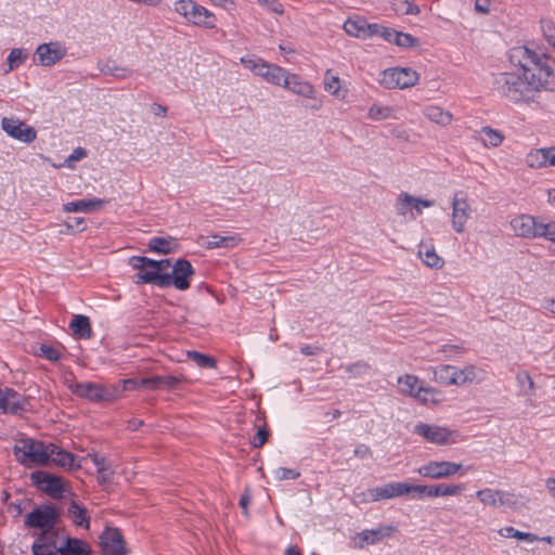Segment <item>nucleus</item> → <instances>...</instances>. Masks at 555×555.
<instances>
[{
  "instance_id": "a211bd4d",
  "label": "nucleus",
  "mask_w": 555,
  "mask_h": 555,
  "mask_svg": "<svg viewBox=\"0 0 555 555\" xmlns=\"http://www.w3.org/2000/svg\"><path fill=\"white\" fill-rule=\"evenodd\" d=\"M101 547L103 555H126L122 535L116 528L104 530L101 534Z\"/></svg>"
},
{
  "instance_id": "412c9836",
  "label": "nucleus",
  "mask_w": 555,
  "mask_h": 555,
  "mask_svg": "<svg viewBox=\"0 0 555 555\" xmlns=\"http://www.w3.org/2000/svg\"><path fill=\"white\" fill-rule=\"evenodd\" d=\"M282 87L302 98H313L317 94V90L309 81L289 72H287Z\"/></svg>"
},
{
  "instance_id": "39448f33",
  "label": "nucleus",
  "mask_w": 555,
  "mask_h": 555,
  "mask_svg": "<svg viewBox=\"0 0 555 555\" xmlns=\"http://www.w3.org/2000/svg\"><path fill=\"white\" fill-rule=\"evenodd\" d=\"M50 443L35 439H21L14 446L16 459L24 465H48Z\"/></svg>"
},
{
  "instance_id": "de8ad7c7",
  "label": "nucleus",
  "mask_w": 555,
  "mask_h": 555,
  "mask_svg": "<svg viewBox=\"0 0 555 555\" xmlns=\"http://www.w3.org/2000/svg\"><path fill=\"white\" fill-rule=\"evenodd\" d=\"M499 533L504 538H516L518 540H526L529 542H533L535 540V537L532 533L519 531L511 526L500 529Z\"/></svg>"
},
{
  "instance_id": "f257e3e1",
  "label": "nucleus",
  "mask_w": 555,
  "mask_h": 555,
  "mask_svg": "<svg viewBox=\"0 0 555 555\" xmlns=\"http://www.w3.org/2000/svg\"><path fill=\"white\" fill-rule=\"evenodd\" d=\"M521 67L524 76L515 73H500L494 78V89L514 103L534 100L541 88L548 85L553 72L539 53L525 49Z\"/></svg>"
},
{
  "instance_id": "423d86ee",
  "label": "nucleus",
  "mask_w": 555,
  "mask_h": 555,
  "mask_svg": "<svg viewBox=\"0 0 555 555\" xmlns=\"http://www.w3.org/2000/svg\"><path fill=\"white\" fill-rule=\"evenodd\" d=\"M433 379L441 385L462 386L476 379V367L466 365L460 369L454 365L443 364L433 370Z\"/></svg>"
},
{
  "instance_id": "aec40b11",
  "label": "nucleus",
  "mask_w": 555,
  "mask_h": 555,
  "mask_svg": "<svg viewBox=\"0 0 555 555\" xmlns=\"http://www.w3.org/2000/svg\"><path fill=\"white\" fill-rule=\"evenodd\" d=\"M396 532V527L391 525H380L374 529H366L357 533L356 539L358 547L363 548L365 545H373L386 538H390Z\"/></svg>"
},
{
  "instance_id": "ddd939ff",
  "label": "nucleus",
  "mask_w": 555,
  "mask_h": 555,
  "mask_svg": "<svg viewBox=\"0 0 555 555\" xmlns=\"http://www.w3.org/2000/svg\"><path fill=\"white\" fill-rule=\"evenodd\" d=\"M30 478L38 489L54 499L62 498L63 492L65 491L63 479L47 472H34L31 473Z\"/></svg>"
},
{
  "instance_id": "5701e85b",
  "label": "nucleus",
  "mask_w": 555,
  "mask_h": 555,
  "mask_svg": "<svg viewBox=\"0 0 555 555\" xmlns=\"http://www.w3.org/2000/svg\"><path fill=\"white\" fill-rule=\"evenodd\" d=\"M373 26L374 24H369L365 18L354 16L345 22L344 29L352 37L365 39L374 36Z\"/></svg>"
},
{
  "instance_id": "09e8293b",
  "label": "nucleus",
  "mask_w": 555,
  "mask_h": 555,
  "mask_svg": "<svg viewBox=\"0 0 555 555\" xmlns=\"http://www.w3.org/2000/svg\"><path fill=\"white\" fill-rule=\"evenodd\" d=\"M37 356L42 357L51 362H56L60 360L61 353L57 348L41 344L39 346V350L36 352Z\"/></svg>"
},
{
  "instance_id": "c9c22d12",
  "label": "nucleus",
  "mask_w": 555,
  "mask_h": 555,
  "mask_svg": "<svg viewBox=\"0 0 555 555\" xmlns=\"http://www.w3.org/2000/svg\"><path fill=\"white\" fill-rule=\"evenodd\" d=\"M176 242L173 238L169 237H160L155 236L152 237L147 247L151 251L167 255L170 254L175 248Z\"/></svg>"
},
{
  "instance_id": "6e6d98bb",
  "label": "nucleus",
  "mask_w": 555,
  "mask_h": 555,
  "mask_svg": "<svg viewBox=\"0 0 555 555\" xmlns=\"http://www.w3.org/2000/svg\"><path fill=\"white\" fill-rule=\"evenodd\" d=\"M274 476L278 480L297 479L300 473L286 467H278L274 470Z\"/></svg>"
},
{
  "instance_id": "1a4fd4ad",
  "label": "nucleus",
  "mask_w": 555,
  "mask_h": 555,
  "mask_svg": "<svg viewBox=\"0 0 555 555\" xmlns=\"http://www.w3.org/2000/svg\"><path fill=\"white\" fill-rule=\"evenodd\" d=\"M420 75L409 67H395L385 69L382 74L380 83L388 89H405L417 83Z\"/></svg>"
},
{
  "instance_id": "9b49d317",
  "label": "nucleus",
  "mask_w": 555,
  "mask_h": 555,
  "mask_svg": "<svg viewBox=\"0 0 555 555\" xmlns=\"http://www.w3.org/2000/svg\"><path fill=\"white\" fill-rule=\"evenodd\" d=\"M195 274L191 262L186 259H178L172 266L170 274H164L167 283L164 288L175 286L179 291H186L190 287V279Z\"/></svg>"
},
{
  "instance_id": "13d9d810",
  "label": "nucleus",
  "mask_w": 555,
  "mask_h": 555,
  "mask_svg": "<svg viewBox=\"0 0 555 555\" xmlns=\"http://www.w3.org/2000/svg\"><path fill=\"white\" fill-rule=\"evenodd\" d=\"M415 42L416 38H414L412 35L398 31L395 44L401 48H411L415 44Z\"/></svg>"
},
{
  "instance_id": "49530a36",
  "label": "nucleus",
  "mask_w": 555,
  "mask_h": 555,
  "mask_svg": "<svg viewBox=\"0 0 555 555\" xmlns=\"http://www.w3.org/2000/svg\"><path fill=\"white\" fill-rule=\"evenodd\" d=\"M516 379L520 387L524 389L525 396L531 397L534 395L535 385L527 371L519 372L516 376Z\"/></svg>"
},
{
  "instance_id": "7ed1b4c3",
  "label": "nucleus",
  "mask_w": 555,
  "mask_h": 555,
  "mask_svg": "<svg viewBox=\"0 0 555 555\" xmlns=\"http://www.w3.org/2000/svg\"><path fill=\"white\" fill-rule=\"evenodd\" d=\"M400 393L414 398L422 404H439L442 402V393L439 389L424 386L415 375L404 374L398 377Z\"/></svg>"
},
{
  "instance_id": "cd10ccee",
  "label": "nucleus",
  "mask_w": 555,
  "mask_h": 555,
  "mask_svg": "<svg viewBox=\"0 0 555 555\" xmlns=\"http://www.w3.org/2000/svg\"><path fill=\"white\" fill-rule=\"evenodd\" d=\"M180 383V379L172 375H155L140 379L142 387L152 390L172 389Z\"/></svg>"
},
{
  "instance_id": "a878e982",
  "label": "nucleus",
  "mask_w": 555,
  "mask_h": 555,
  "mask_svg": "<svg viewBox=\"0 0 555 555\" xmlns=\"http://www.w3.org/2000/svg\"><path fill=\"white\" fill-rule=\"evenodd\" d=\"M526 162L534 168L555 166V147L531 151L527 155Z\"/></svg>"
},
{
  "instance_id": "7c9ffc66",
  "label": "nucleus",
  "mask_w": 555,
  "mask_h": 555,
  "mask_svg": "<svg viewBox=\"0 0 555 555\" xmlns=\"http://www.w3.org/2000/svg\"><path fill=\"white\" fill-rule=\"evenodd\" d=\"M139 272L134 275V283L140 284H155L164 288V283H167V278L164 274L156 273L154 268L137 269Z\"/></svg>"
},
{
  "instance_id": "b1692460",
  "label": "nucleus",
  "mask_w": 555,
  "mask_h": 555,
  "mask_svg": "<svg viewBox=\"0 0 555 555\" xmlns=\"http://www.w3.org/2000/svg\"><path fill=\"white\" fill-rule=\"evenodd\" d=\"M431 206H434V201L421 199L409 193H401L396 204L397 211L400 216H405L410 208H414L417 214H421L422 208Z\"/></svg>"
},
{
  "instance_id": "680f3d73",
  "label": "nucleus",
  "mask_w": 555,
  "mask_h": 555,
  "mask_svg": "<svg viewBox=\"0 0 555 555\" xmlns=\"http://www.w3.org/2000/svg\"><path fill=\"white\" fill-rule=\"evenodd\" d=\"M66 228L72 231L73 230L83 231L86 229V220L81 217L70 218L66 222Z\"/></svg>"
},
{
  "instance_id": "2eb2a0df",
  "label": "nucleus",
  "mask_w": 555,
  "mask_h": 555,
  "mask_svg": "<svg viewBox=\"0 0 555 555\" xmlns=\"http://www.w3.org/2000/svg\"><path fill=\"white\" fill-rule=\"evenodd\" d=\"M452 228L456 233H463L465 225L472 215V208L465 197H460L455 194L452 198Z\"/></svg>"
},
{
  "instance_id": "e2e57ef3",
  "label": "nucleus",
  "mask_w": 555,
  "mask_h": 555,
  "mask_svg": "<svg viewBox=\"0 0 555 555\" xmlns=\"http://www.w3.org/2000/svg\"><path fill=\"white\" fill-rule=\"evenodd\" d=\"M542 237L547 238L552 242H555V221L550 223H544V230Z\"/></svg>"
},
{
  "instance_id": "774afa93",
  "label": "nucleus",
  "mask_w": 555,
  "mask_h": 555,
  "mask_svg": "<svg viewBox=\"0 0 555 555\" xmlns=\"http://www.w3.org/2000/svg\"><path fill=\"white\" fill-rule=\"evenodd\" d=\"M91 460L93 462V464L95 465L96 467V472L100 473V472H104L106 470L107 468H109L106 464V461L104 457H100L98 455H92L91 456Z\"/></svg>"
},
{
  "instance_id": "c03bdc74",
  "label": "nucleus",
  "mask_w": 555,
  "mask_h": 555,
  "mask_svg": "<svg viewBox=\"0 0 555 555\" xmlns=\"http://www.w3.org/2000/svg\"><path fill=\"white\" fill-rule=\"evenodd\" d=\"M27 59V53L25 50L20 48H14L8 55L7 62L9 65V69L7 72H11L17 67H20Z\"/></svg>"
},
{
  "instance_id": "a19ab883",
  "label": "nucleus",
  "mask_w": 555,
  "mask_h": 555,
  "mask_svg": "<svg viewBox=\"0 0 555 555\" xmlns=\"http://www.w3.org/2000/svg\"><path fill=\"white\" fill-rule=\"evenodd\" d=\"M186 358L196 363L197 366L203 369H215L217 365V361L214 357L203 354L198 351H188Z\"/></svg>"
},
{
  "instance_id": "f03ea898",
  "label": "nucleus",
  "mask_w": 555,
  "mask_h": 555,
  "mask_svg": "<svg viewBox=\"0 0 555 555\" xmlns=\"http://www.w3.org/2000/svg\"><path fill=\"white\" fill-rule=\"evenodd\" d=\"M61 515V508L51 503L36 505L25 514V528L39 530L33 544V555L43 554V548L63 531Z\"/></svg>"
},
{
  "instance_id": "9d476101",
  "label": "nucleus",
  "mask_w": 555,
  "mask_h": 555,
  "mask_svg": "<svg viewBox=\"0 0 555 555\" xmlns=\"http://www.w3.org/2000/svg\"><path fill=\"white\" fill-rule=\"evenodd\" d=\"M463 465L460 463L449 461H429L428 463L420 466L416 472L422 477L430 479H444L456 475Z\"/></svg>"
},
{
  "instance_id": "72a5a7b5",
  "label": "nucleus",
  "mask_w": 555,
  "mask_h": 555,
  "mask_svg": "<svg viewBox=\"0 0 555 555\" xmlns=\"http://www.w3.org/2000/svg\"><path fill=\"white\" fill-rule=\"evenodd\" d=\"M241 242V238L237 235H219L215 234L211 235L208 241L206 242V248L214 249V248H232L238 245Z\"/></svg>"
},
{
  "instance_id": "052dcab7",
  "label": "nucleus",
  "mask_w": 555,
  "mask_h": 555,
  "mask_svg": "<svg viewBox=\"0 0 555 555\" xmlns=\"http://www.w3.org/2000/svg\"><path fill=\"white\" fill-rule=\"evenodd\" d=\"M499 496H500V506L505 505V506L514 507L518 502L516 494L507 492V491L500 490Z\"/></svg>"
},
{
  "instance_id": "8fccbe9b",
  "label": "nucleus",
  "mask_w": 555,
  "mask_h": 555,
  "mask_svg": "<svg viewBox=\"0 0 555 555\" xmlns=\"http://www.w3.org/2000/svg\"><path fill=\"white\" fill-rule=\"evenodd\" d=\"M370 370V364L364 361H358L346 366V372L349 373L352 377H361L366 375Z\"/></svg>"
},
{
  "instance_id": "6ab92c4d",
  "label": "nucleus",
  "mask_w": 555,
  "mask_h": 555,
  "mask_svg": "<svg viewBox=\"0 0 555 555\" xmlns=\"http://www.w3.org/2000/svg\"><path fill=\"white\" fill-rule=\"evenodd\" d=\"M414 433L424 437L427 441L436 444H446L450 441L453 433L446 427L418 423Z\"/></svg>"
},
{
  "instance_id": "20e7f679",
  "label": "nucleus",
  "mask_w": 555,
  "mask_h": 555,
  "mask_svg": "<svg viewBox=\"0 0 555 555\" xmlns=\"http://www.w3.org/2000/svg\"><path fill=\"white\" fill-rule=\"evenodd\" d=\"M172 10L197 27L212 29L217 26L216 15L193 0H177Z\"/></svg>"
},
{
  "instance_id": "e433bc0d",
  "label": "nucleus",
  "mask_w": 555,
  "mask_h": 555,
  "mask_svg": "<svg viewBox=\"0 0 555 555\" xmlns=\"http://www.w3.org/2000/svg\"><path fill=\"white\" fill-rule=\"evenodd\" d=\"M98 67L104 75H112L116 78L125 79L130 75V70L125 67L118 66L114 61L107 60L99 62Z\"/></svg>"
},
{
  "instance_id": "bf43d9fd",
  "label": "nucleus",
  "mask_w": 555,
  "mask_h": 555,
  "mask_svg": "<svg viewBox=\"0 0 555 555\" xmlns=\"http://www.w3.org/2000/svg\"><path fill=\"white\" fill-rule=\"evenodd\" d=\"M259 3L268 11L275 14H283V5L279 0H259Z\"/></svg>"
},
{
  "instance_id": "2f4dec72",
  "label": "nucleus",
  "mask_w": 555,
  "mask_h": 555,
  "mask_svg": "<svg viewBox=\"0 0 555 555\" xmlns=\"http://www.w3.org/2000/svg\"><path fill=\"white\" fill-rule=\"evenodd\" d=\"M67 515L72 521L79 527L88 529L90 526V518L87 515V509L75 501H72L68 508Z\"/></svg>"
},
{
  "instance_id": "69168bd1",
  "label": "nucleus",
  "mask_w": 555,
  "mask_h": 555,
  "mask_svg": "<svg viewBox=\"0 0 555 555\" xmlns=\"http://www.w3.org/2000/svg\"><path fill=\"white\" fill-rule=\"evenodd\" d=\"M250 501H251L250 494H249L248 490L246 489L240 499V506L242 507L243 513L245 515L248 514V505H249Z\"/></svg>"
},
{
  "instance_id": "864d4df0",
  "label": "nucleus",
  "mask_w": 555,
  "mask_h": 555,
  "mask_svg": "<svg viewBox=\"0 0 555 555\" xmlns=\"http://www.w3.org/2000/svg\"><path fill=\"white\" fill-rule=\"evenodd\" d=\"M541 29L550 46L555 47V24L552 20H541Z\"/></svg>"
},
{
  "instance_id": "393cba45",
  "label": "nucleus",
  "mask_w": 555,
  "mask_h": 555,
  "mask_svg": "<svg viewBox=\"0 0 555 555\" xmlns=\"http://www.w3.org/2000/svg\"><path fill=\"white\" fill-rule=\"evenodd\" d=\"M128 263L133 269H144L145 267L154 268L158 274H168L165 271L171 267L169 259L154 260L144 256H132L129 258Z\"/></svg>"
},
{
  "instance_id": "37998d69",
  "label": "nucleus",
  "mask_w": 555,
  "mask_h": 555,
  "mask_svg": "<svg viewBox=\"0 0 555 555\" xmlns=\"http://www.w3.org/2000/svg\"><path fill=\"white\" fill-rule=\"evenodd\" d=\"M241 63L244 65L245 68L249 69L255 75L259 76L263 68L266 61L256 55L249 54V55L242 56Z\"/></svg>"
},
{
  "instance_id": "bb28decb",
  "label": "nucleus",
  "mask_w": 555,
  "mask_h": 555,
  "mask_svg": "<svg viewBox=\"0 0 555 555\" xmlns=\"http://www.w3.org/2000/svg\"><path fill=\"white\" fill-rule=\"evenodd\" d=\"M106 203L107 201L102 198H83L64 204L63 210L66 212H91L101 209Z\"/></svg>"
},
{
  "instance_id": "dca6fc26",
  "label": "nucleus",
  "mask_w": 555,
  "mask_h": 555,
  "mask_svg": "<svg viewBox=\"0 0 555 555\" xmlns=\"http://www.w3.org/2000/svg\"><path fill=\"white\" fill-rule=\"evenodd\" d=\"M66 55V49L59 42L38 46L35 52L36 63L41 66H52Z\"/></svg>"
},
{
  "instance_id": "0eeeda50",
  "label": "nucleus",
  "mask_w": 555,
  "mask_h": 555,
  "mask_svg": "<svg viewBox=\"0 0 555 555\" xmlns=\"http://www.w3.org/2000/svg\"><path fill=\"white\" fill-rule=\"evenodd\" d=\"M68 388L74 395L92 402H112L119 393L118 388L115 386H103L90 382L73 383Z\"/></svg>"
},
{
  "instance_id": "4468645a",
  "label": "nucleus",
  "mask_w": 555,
  "mask_h": 555,
  "mask_svg": "<svg viewBox=\"0 0 555 555\" xmlns=\"http://www.w3.org/2000/svg\"><path fill=\"white\" fill-rule=\"evenodd\" d=\"M1 127L8 135L24 143H31L37 138L36 130L17 118L3 117Z\"/></svg>"
},
{
  "instance_id": "a18cd8bd",
  "label": "nucleus",
  "mask_w": 555,
  "mask_h": 555,
  "mask_svg": "<svg viewBox=\"0 0 555 555\" xmlns=\"http://www.w3.org/2000/svg\"><path fill=\"white\" fill-rule=\"evenodd\" d=\"M369 118L373 120H385L393 116V108L373 104L369 109Z\"/></svg>"
},
{
  "instance_id": "f704fd0d",
  "label": "nucleus",
  "mask_w": 555,
  "mask_h": 555,
  "mask_svg": "<svg viewBox=\"0 0 555 555\" xmlns=\"http://www.w3.org/2000/svg\"><path fill=\"white\" fill-rule=\"evenodd\" d=\"M69 327L79 338H90L92 334L90 320L88 317L78 314L72 320Z\"/></svg>"
},
{
  "instance_id": "603ef678",
  "label": "nucleus",
  "mask_w": 555,
  "mask_h": 555,
  "mask_svg": "<svg viewBox=\"0 0 555 555\" xmlns=\"http://www.w3.org/2000/svg\"><path fill=\"white\" fill-rule=\"evenodd\" d=\"M403 488L406 489V491H404V495H410L411 499L422 500L426 496L427 486L403 482Z\"/></svg>"
},
{
  "instance_id": "79ce46f5",
  "label": "nucleus",
  "mask_w": 555,
  "mask_h": 555,
  "mask_svg": "<svg viewBox=\"0 0 555 555\" xmlns=\"http://www.w3.org/2000/svg\"><path fill=\"white\" fill-rule=\"evenodd\" d=\"M481 141L486 146H499L503 141V135L489 127L482 128L481 132Z\"/></svg>"
},
{
  "instance_id": "338daca9",
  "label": "nucleus",
  "mask_w": 555,
  "mask_h": 555,
  "mask_svg": "<svg viewBox=\"0 0 555 555\" xmlns=\"http://www.w3.org/2000/svg\"><path fill=\"white\" fill-rule=\"evenodd\" d=\"M354 455L361 459L370 457L372 456V452L370 448L365 444H360L354 449Z\"/></svg>"
},
{
  "instance_id": "c85d7f7f",
  "label": "nucleus",
  "mask_w": 555,
  "mask_h": 555,
  "mask_svg": "<svg viewBox=\"0 0 555 555\" xmlns=\"http://www.w3.org/2000/svg\"><path fill=\"white\" fill-rule=\"evenodd\" d=\"M50 463L64 468H72L75 465V455L54 443H50L49 464Z\"/></svg>"
},
{
  "instance_id": "473e14b6",
  "label": "nucleus",
  "mask_w": 555,
  "mask_h": 555,
  "mask_svg": "<svg viewBox=\"0 0 555 555\" xmlns=\"http://www.w3.org/2000/svg\"><path fill=\"white\" fill-rule=\"evenodd\" d=\"M424 115L433 122L447 126L452 120V114L435 105H428L424 108Z\"/></svg>"
},
{
  "instance_id": "58836bf2",
  "label": "nucleus",
  "mask_w": 555,
  "mask_h": 555,
  "mask_svg": "<svg viewBox=\"0 0 555 555\" xmlns=\"http://www.w3.org/2000/svg\"><path fill=\"white\" fill-rule=\"evenodd\" d=\"M418 254L426 266L430 268L439 269L443 266L442 258L436 254V250L433 247L421 246Z\"/></svg>"
},
{
  "instance_id": "3c124183",
  "label": "nucleus",
  "mask_w": 555,
  "mask_h": 555,
  "mask_svg": "<svg viewBox=\"0 0 555 555\" xmlns=\"http://www.w3.org/2000/svg\"><path fill=\"white\" fill-rule=\"evenodd\" d=\"M373 31L374 36H379L390 43H395L398 36V31L396 29L385 27L378 24H374Z\"/></svg>"
},
{
  "instance_id": "4be33fe9",
  "label": "nucleus",
  "mask_w": 555,
  "mask_h": 555,
  "mask_svg": "<svg viewBox=\"0 0 555 555\" xmlns=\"http://www.w3.org/2000/svg\"><path fill=\"white\" fill-rule=\"evenodd\" d=\"M25 401L21 393L11 388H0V410L3 413L16 414L24 411Z\"/></svg>"
},
{
  "instance_id": "4c0bfd02",
  "label": "nucleus",
  "mask_w": 555,
  "mask_h": 555,
  "mask_svg": "<svg viewBox=\"0 0 555 555\" xmlns=\"http://www.w3.org/2000/svg\"><path fill=\"white\" fill-rule=\"evenodd\" d=\"M500 490L486 488L476 492L477 499L486 506L496 508L500 506Z\"/></svg>"
},
{
  "instance_id": "c756f323",
  "label": "nucleus",
  "mask_w": 555,
  "mask_h": 555,
  "mask_svg": "<svg viewBox=\"0 0 555 555\" xmlns=\"http://www.w3.org/2000/svg\"><path fill=\"white\" fill-rule=\"evenodd\" d=\"M287 72L288 70H286L283 67L266 61L263 68L259 76L261 78H263L269 83L282 87Z\"/></svg>"
},
{
  "instance_id": "f3484780",
  "label": "nucleus",
  "mask_w": 555,
  "mask_h": 555,
  "mask_svg": "<svg viewBox=\"0 0 555 555\" xmlns=\"http://www.w3.org/2000/svg\"><path fill=\"white\" fill-rule=\"evenodd\" d=\"M403 482H389L380 487L369 489L362 493L363 501L377 502L404 495Z\"/></svg>"
},
{
  "instance_id": "ea45409f",
  "label": "nucleus",
  "mask_w": 555,
  "mask_h": 555,
  "mask_svg": "<svg viewBox=\"0 0 555 555\" xmlns=\"http://www.w3.org/2000/svg\"><path fill=\"white\" fill-rule=\"evenodd\" d=\"M324 89L334 96L344 98L340 94V79L332 69H327L324 75Z\"/></svg>"
},
{
  "instance_id": "6e6552de",
  "label": "nucleus",
  "mask_w": 555,
  "mask_h": 555,
  "mask_svg": "<svg viewBox=\"0 0 555 555\" xmlns=\"http://www.w3.org/2000/svg\"><path fill=\"white\" fill-rule=\"evenodd\" d=\"M90 552L86 542L68 537L63 530L43 548L41 555H90Z\"/></svg>"
},
{
  "instance_id": "0e129e2a",
  "label": "nucleus",
  "mask_w": 555,
  "mask_h": 555,
  "mask_svg": "<svg viewBox=\"0 0 555 555\" xmlns=\"http://www.w3.org/2000/svg\"><path fill=\"white\" fill-rule=\"evenodd\" d=\"M87 156V151L83 147H77L67 158L68 162H78Z\"/></svg>"
},
{
  "instance_id": "4d7b16f0",
  "label": "nucleus",
  "mask_w": 555,
  "mask_h": 555,
  "mask_svg": "<svg viewBox=\"0 0 555 555\" xmlns=\"http://www.w3.org/2000/svg\"><path fill=\"white\" fill-rule=\"evenodd\" d=\"M441 485V496L457 495L465 490L464 483Z\"/></svg>"
},
{
  "instance_id": "5fc2aeb1",
  "label": "nucleus",
  "mask_w": 555,
  "mask_h": 555,
  "mask_svg": "<svg viewBox=\"0 0 555 555\" xmlns=\"http://www.w3.org/2000/svg\"><path fill=\"white\" fill-rule=\"evenodd\" d=\"M269 436V429L266 426H260L250 442L254 448H261L268 441Z\"/></svg>"
},
{
  "instance_id": "f8f14e48",
  "label": "nucleus",
  "mask_w": 555,
  "mask_h": 555,
  "mask_svg": "<svg viewBox=\"0 0 555 555\" xmlns=\"http://www.w3.org/2000/svg\"><path fill=\"white\" fill-rule=\"evenodd\" d=\"M512 230L515 235L524 238L542 237L544 223L530 215H520L512 219Z\"/></svg>"
}]
</instances>
